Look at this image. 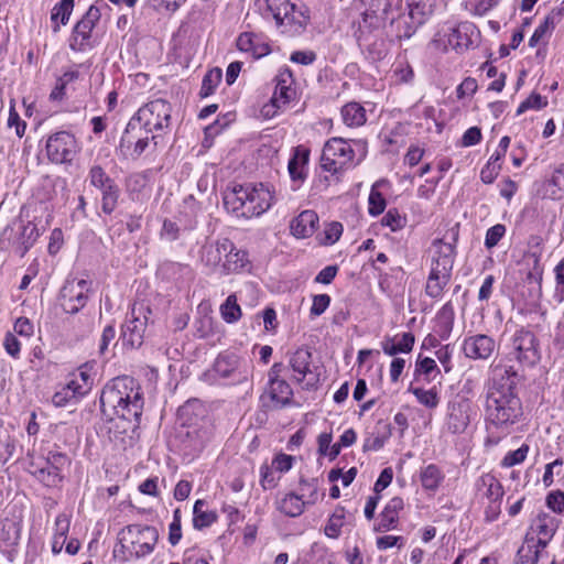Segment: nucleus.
<instances>
[{
	"label": "nucleus",
	"mask_w": 564,
	"mask_h": 564,
	"mask_svg": "<svg viewBox=\"0 0 564 564\" xmlns=\"http://www.w3.org/2000/svg\"><path fill=\"white\" fill-rule=\"evenodd\" d=\"M518 381V371L512 366L500 362L492 366L485 415L487 423L501 432H508L523 414L521 400L516 392Z\"/></svg>",
	"instance_id": "nucleus-1"
},
{
	"label": "nucleus",
	"mask_w": 564,
	"mask_h": 564,
	"mask_svg": "<svg viewBox=\"0 0 564 564\" xmlns=\"http://www.w3.org/2000/svg\"><path fill=\"white\" fill-rule=\"evenodd\" d=\"M100 409L107 421L120 420L128 429L134 430L143 410V393L139 384L129 376L109 381L100 394Z\"/></svg>",
	"instance_id": "nucleus-2"
},
{
	"label": "nucleus",
	"mask_w": 564,
	"mask_h": 564,
	"mask_svg": "<svg viewBox=\"0 0 564 564\" xmlns=\"http://www.w3.org/2000/svg\"><path fill=\"white\" fill-rule=\"evenodd\" d=\"M269 186L259 184H236L224 192V206L236 217L250 219L265 213L273 204Z\"/></svg>",
	"instance_id": "nucleus-3"
},
{
	"label": "nucleus",
	"mask_w": 564,
	"mask_h": 564,
	"mask_svg": "<svg viewBox=\"0 0 564 564\" xmlns=\"http://www.w3.org/2000/svg\"><path fill=\"white\" fill-rule=\"evenodd\" d=\"M172 106L169 101L158 98L142 106L129 120L120 139L118 150L126 154L124 149L132 145L131 133L139 129L144 133H153L169 129L171 124Z\"/></svg>",
	"instance_id": "nucleus-4"
},
{
	"label": "nucleus",
	"mask_w": 564,
	"mask_h": 564,
	"mask_svg": "<svg viewBox=\"0 0 564 564\" xmlns=\"http://www.w3.org/2000/svg\"><path fill=\"white\" fill-rule=\"evenodd\" d=\"M159 531L145 524H130L118 533L115 557L123 562L138 560L151 554L158 543Z\"/></svg>",
	"instance_id": "nucleus-5"
},
{
	"label": "nucleus",
	"mask_w": 564,
	"mask_h": 564,
	"mask_svg": "<svg viewBox=\"0 0 564 564\" xmlns=\"http://www.w3.org/2000/svg\"><path fill=\"white\" fill-rule=\"evenodd\" d=\"M366 155L367 142L365 140L347 141L343 138H332L323 148L321 166L324 171L336 174L352 165L356 156V164H358Z\"/></svg>",
	"instance_id": "nucleus-6"
},
{
	"label": "nucleus",
	"mask_w": 564,
	"mask_h": 564,
	"mask_svg": "<svg viewBox=\"0 0 564 564\" xmlns=\"http://www.w3.org/2000/svg\"><path fill=\"white\" fill-rule=\"evenodd\" d=\"M39 236L36 225L33 223L14 221L3 229L0 246L3 249H11L20 257H24Z\"/></svg>",
	"instance_id": "nucleus-7"
},
{
	"label": "nucleus",
	"mask_w": 564,
	"mask_h": 564,
	"mask_svg": "<svg viewBox=\"0 0 564 564\" xmlns=\"http://www.w3.org/2000/svg\"><path fill=\"white\" fill-rule=\"evenodd\" d=\"M510 354L522 365L532 367L541 359L540 341L528 328L517 329L510 339Z\"/></svg>",
	"instance_id": "nucleus-8"
},
{
	"label": "nucleus",
	"mask_w": 564,
	"mask_h": 564,
	"mask_svg": "<svg viewBox=\"0 0 564 564\" xmlns=\"http://www.w3.org/2000/svg\"><path fill=\"white\" fill-rule=\"evenodd\" d=\"M264 18H273L276 26L304 28L308 17L290 0H264Z\"/></svg>",
	"instance_id": "nucleus-9"
},
{
	"label": "nucleus",
	"mask_w": 564,
	"mask_h": 564,
	"mask_svg": "<svg viewBox=\"0 0 564 564\" xmlns=\"http://www.w3.org/2000/svg\"><path fill=\"white\" fill-rule=\"evenodd\" d=\"M77 141L70 132L58 131L48 137L46 141V154L55 164L70 163L77 154Z\"/></svg>",
	"instance_id": "nucleus-10"
},
{
	"label": "nucleus",
	"mask_w": 564,
	"mask_h": 564,
	"mask_svg": "<svg viewBox=\"0 0 564 564\" xmlns=\"http://www.w3.org/2000/svg\"><path fill=\"white\" fill-rule=\"evenodd\" d=\"M148 318L143 315V307H132L121 326L120 340L129 349L139 348L143 344Z\"/></svg>",
	"instance_id": "nucleus-11"
},
{
	"label": "nucleus",
	"mask_w": 564,
	"mask_h": 564,
	"mask_svg": "<svg viewBox=\"0 0 564 564\" xmlns=\"http://www.w3.org/2000/svg\"><path fill=\"white\" fill-rule=\"evenodd\" d=\"M90 283L86 280L67 281L61 290V305L65 313L76 314L87 304Z\"/></svg>",
	"instance_id": "nucleus-12"
},
{
	"label": "nucleus",
	"mask_w": 564,
	"mask_h": 564,
	"mask_svg": "<svg viewBox=\"0 0 564 564\" xmlns=\"http://www.w3.org/2000/svg\"><path fill=\"white\" fill-rule=\"evenodd\" d=\"M289 365L293 370V378L297 382H305L306 389H313L319 381L317 368L312 367V352L307 348L296 349L290 357Z\"/></svg>",
	"instance_id": "nucleus-13"
},
{
	"label": "nucleus",
	"mask_w": 564,
	"mask_h": 564,
	"mask_svg": "<svg viewBox=\"0 0 564 564\" xmlns=\"http://www.w3.org/2000/svg\"><path fill=\"white\" fill-rule=\"evenodd\" d=\"M458 237L459 224H456L446 231L443 238L434 241L436 256L433 257L432 265L440 267L441 269L453 270Z\"/></svg>",
	"instance_id": "nucleus-14"
},
{
	"label": "nucleus",
	"mask_w": 564,
	"mask_h": 564,
	"mask_svg": "<svg viewBox=\"0 0 564 564\" xmlns=\"http://www.w3.org/2000/svg\"><path fill=\"white\" fill-rule=\"evenodd\" d=\"M214 372L231 383H241L248 379L247 365L235 354H220L214 362Z\"/></svg>",
	"instance_id": "nucleus-15"
},
{
	"label": "nucleus",
	"mask_w": 564,
	"mask_h": 564,
	"mask_svg": "<svg viewBox=\"0 0 564 564\" xmlns=\"http://www.w3.org/2000/svg\"><path fill=\"white\" fill-rule=\"evenodd\" d=\"M100 17V10L95 6H90L83 18L75 24L69 43L73 51L82 52L90 46L91 32Z\"/></svg>",
	"instance_id": "nucleus-16"
},
{
	"label": "nucleus",
	"mask_w": 564,
	"mask_h": 564,
	"mask_svg": "<svg viewBox=\"0 0 564 564\" xmlns=\"http://www.w3.org/2000/svg\"><path fill=\"white\" fill-rule=\"evenodd\" d=\"M471 402L463 397H456L447 404L446 429L453 434L465 432L470 423Z\"/></svg>",
	"instance_id": "nucleus-17"
},
{
	"label": "nucleus",
	"mask_w": 564,
	"mask_h": 564,
	"mask_svg": "<svg viewBox=\"0 0 564 564\" xmlns=\"http://www.w3.org/2000/svg\"><path fill=\"white\" fill-rule=\"evenodd\" d=\"M496 349V341L485 334L468 336L464 339L463 351L467 358L488 359Z\"/></svg>",
	"instance_id": "nucleus-18"
},
{
	"label": "nucleus",
	"mask_w": 564,
	"mask_h": 564,
	"mask_svg": "<svg viewBox=\"0 0 564 564\" xmlns=\"http://www.w3.org/2000/svg\"><path fill=\"white\" fill-rule=\"evenodd\" d=\"M232 249V241L228 238L217 239L215 242L202 247L200 260L204 265L216 269L220 267L221 259Z\"/></svg>",
	"instance_id": "nucleus-19"
},
{
	"label": "nucleus",
	"mask_w": 564,
	"mask_h": 564,
	"mask_svg": "<svg viewBox=\"0 0 564 564\" xmlns=\"http://www.w3.org/2000/svg\"><path fill=\"white\" fill-rule=\"evenodd\" d=\"M357 40L366 57L371 62L381 61L387 56L388 46L381 36L362 30V33L357 35Z\"/></svg>",
	"instance_id": "nucleus-20"
},
{
	"label": "nucleus",
	"mask_w": 564,
	"mask_h": 564,
	"mask_svg": "<svg viewBox=\"0 0 564 564\" xmlns=\"http://www.w3.org/2000/svg\"><path fill=\"white\" fill-rule=\"evenodd\" d=\"M403 508L404 501L401 497L391 498L381 511L375 531L387 532L395 529L399 522V513Z\"/></svg>",
	"instance_id": "nucleus-21"
},
{
	"label": "nucleus",
	"mask_w": 564,
	"mask_h": 564,
	"mask_svg": "<svg viewBox=\"0 0 564 564\" xmlns=\"http://www.w3.org/2000/svg\"><path fill=\"white\" fill-rule=\"evenodd\" d=\"M310 151L304 147H296L293 154L289 160L288 171L291 181L296 184L293 189H296L306 178V165L308 163Z\"/></svg>",
	"instance_id": "nucleus-22"
},
{
	"label": "nucleus",
	"mask_w": 564,
	"mask_h": 564,
	"mask_svg": "<svg viewBox=\"0 0 564 564\" xmlns=\"http://www.w3.org/2000/svg\"><path fill=\"white\" fill-rule=\"evenodd\" d=\"M236 45L240 52L249 53L253 58L263 57L271 52L270 45L251 32L241 33L236 41Z\"/></svg>",
	"instance_id": "nucleus-23"
},
{
	"label": "nucleus",
	"mask_w": 564,
	"mask_h": 564,
	"mask_svg": "<svg viewBox=\"0 0 564 564\" xmlns=\"http://www.w3.org/2000/svg\"><path fill=\"white\" fill-rule=\"evenodd\" d=\"M475 32V26L471 23H460L457 26L448 28L444 34L447 37V44L453 50L462 51L471 45V35Z\"/></svg>",
	"instance_id": "nucleus-24"
},
{
	"label": "nucleus",
	"mask_w": 564,
	"mask_h": 564,
	"mask_svg": "<svg viewBox=\"0 0 564 564\" xmlns=\"http://www.w3.org/2000/svg\"><path fill=\"white\" fill-rule=\"evenodd\" d=\"M451 276L452 270L431 265V271L425 285L426 295L431 299H441L445 286L451 280Z\"/></svg>",
	"instance_id": "nucleus-25"
},
{
	"label": "nucleus",
	"mask_w": 564,
	"mask_h": 564,
	"mask_svg": "<svg viewBox=\"0 0 564 564\" xmlns=\"http://www.w3.org/2000/svg\"><path fill=\"white\" fill-rule=\"evenodd\" d=\"M318 224V216L314 210H303L295 217L290 225L293 236L296 238H307L315 232Z\"/></svg>",
	"instance_id": "nucleus-26"
},
{
	"label": "nucleus",
	"mask_w": 564,
	"mask_h": 564,
	"mask_svg": "<svg viewBox=\"0 0 564 564\" xmlns=\"http://www.w3.org/2000/svg\"><path fill=\"white\" fill-rule=\"evenodd\" d=\"M415 337L412 333H403L401 336L386 337L381 341V348L388 356H397L398 354H408L413 349Z\"/></svg>",
	"instance_id": "nucleus-27"
},
{
	"label": "nucleus",
	"mask_w": 564,
	"mask_h": 564,
	"mask_svg": "<svg viewBox=\"0 0 564 564\" xmlns=\"http://www.w3.org/2000/svg\"><path fill=\"white\" fill-rule=\"evenodd\" d=\"M224 258L225 260L220 265L224 274L238 273L250 264L248 252L236 249L234 243L230 252H227Z\"/></svg>",
	"instance_id": "nucleus-28"
},
{
	"label": "nucleus",
	"mask_w": 564,
	"mask_h": 564,
	"mask_svg": "<svg viewBox=\"0 0 564 564\" xmlns=\"http://www.w3.org/2000/svg\"><path fill=\"white\" fill-rule=\"evenodd\" d=\"M478 491L490 501H501L505 490L500 481L491 474L480 476L476 481Z\"/></svg>",
	"instance_id": "nucleus-29"
},
{
	"label": "nucleus",
	"mask_w": 564,
	"mask_h": 564,
	"mask_svg": "<svg viewBox=\"0 0 564 564\" xmlns=\"http://www.w3.org/2000/svg\"><path fill=\"white\" fill-rule=\"evenodd\" d=\"M269 384V394L276 408H283L291 403L293 390L285 380H272Z\"/></svg>",
	"instance_id": "nucleus-30"
},
{
	"label": "nucleus",
	"mask_w": 564,
	"mask_h": 564,
	"mask_svg": "<svg viewBox=\"0 0 564 564\" xmlns=\"http://www.w3.org/2000/svg\"><path fill=\"white\" fill-rule=\"evenodd\" d=\"M306 503L303 496L290 492L278 501V509L285 516L295 518L304 512Z\"/></svg>",
	"instance_id": "nucleus-31"
},
{
	"label": "nucleus",
	"mask_w": 564,
	"mask_h": 564,
	"mask_svg": "<svg viewBox=\"0 0 564 564\" xmlns=\"http://www.w3.org/2000/svg\"><path fill=\"white\" fill-rule=\"evenodd\" d=\"M435 0H413L409 3V17L416 25H422L434 12Z\"/></svg>",
	"instance_id": "nucleus-32"
},
{
	"label": "nucleus",
	"mask_w": 564,
	"mask_h": 564,
	"mask_svg": "<svg viewBox=\"0 0 564 564\" xmlns=\"http://www.w3.org/2000/svg\"><path fill=\"white\" fill-rule=\"evenodd\" d=\"M70 520L65 513H59L55 519L54 535L52 541V552L58 554L62 552L67 533L69 531Z\"/></svg>",
	"instance_id": "nucleus-33"
},
{
	"label": "nucleus",
	"mask_w": 564,
	"mask_h": 564,
	"mask_svg": "<svg viewBox=\"0 0 564 564\" xmlns=\"http://www.w3.org/2000/svg\"><path fill=\"white\" fill-rule=\"evenodd\" d=\"M343 121L348 127H360L367 121L366 109L356 101H351L341 108Z\"/></svg>",
	"instance_id": "nucleus-34"
},
{
	"label": "nucleus",
	"mask_w": 564,
	"mask_h": 564,
	"mask_svg": "<svg viewBox=\"0 0 564 564\" xmlns=\"http://www.w3.org/2000/svg\"><path fill=\"white\" fill-rule=\"evenodd\" d=\"M206 501L198 499L193 508V527L196 530H203L210 527L218 519L216 511L204 510Z\"/></svg>",
	"instance_id": "nucleus-35"
},
{
	"label": "nucleus",
	"mask_w": 564,
	"mask_h": 564,
	"mask_svg": "<svg viewBox=\"0 0 564 564\" xmlns=\"http://www.w3.org/2000/svg\"><path fill=\"white\" fill-rule=\"evenodd\" d=\"M421 484L424 489L435 491L444 479V474L435 464H430L421 470Z\"/></svg>",
	"instance_id": "nucleus-36"
},
{
	"label": "nucleus",
	"mask_w": 564,
	"mask_h": 564,
	"mask_svg": "<svg viewBox=\"0 0 564 564\" xmlns=\"http://www.w3.org/2000/svg\"><path fill=\"white\" fill-rule=\"evenodd\" d=\"M131 138H132L133 149H132L131 152H129L131 147L129 149L126 148L124 149V151H126L124 155H130L133 159L139 158L147 150V148L150 144V141L153 142L154 147L158 143L156 142V138H158L156 134H153L150 138L149 134L144 133V131H140L139 129H137L135 131H133L131 133Z\"/></svg>",
	"instance_id": "nucleus-37"
},
{
	"label": "nucleus",
	"mask_w": 564,
	"mask_h": 564,
	"mask_svg": "<svg viewBox=\"0 0 564 564\" xmlns=\"http://www.w3.org/2000/svg\"><path fill=\"white\" fill-rule=\"evenodd\" d=\"M74 9V0H61L54 6L51 13V20L54 23L53 31L56 33L59 31V24H67L69 17Z\"/></svg>",
	"instance_id": "nucleus-38"
},
{
	"label": "nucleus",
	"mask_w": 564,
	"mask_h": 564,
	"mask_svg": "<svg viewBox=\"0 0 564 564\" xmlns=\"http://www.w3.org/2000/svg\"><path fill=\"white\" fill-rule=\"evenodd\" d=\"M345 508L336 507L324 528L325 535L330 539H338L341 534V528L345 525Z\"/></svg>",
	"instance_id": "nucleus-39"
},
{
	"label": "nucleus",
	"mask_w": 564,
	"mask_h": 564,
	"mask_svg": "<svg viewBox=\"0 0 564 564\" xmlns=\"http://www.w3.org/2000/svg\"><path fill=\"white\" fill-rule=\"evenodd\" d=\"M538 536H544V539H552L556 528V519L546 513H540L531 525Z\"/></svg>",
	"instance_id": "nucleus-40"
},
{
	"label": "nucleus",
	"mask_w": 564,
	"mask_h": 564,
	"mask_svg": "<svg viewBox=\"0 0 564 564\" xmlns=\"http://www.w3.org/2000/svg\"><path fill=\"white\" fill-rule=\"evenodd\" d=\"M34 477L46 487H58L64 479L61 471L54 470L51 465L45 463V466L39 467L31 471Z\"/></svg>",
	"instance_id": "nucleus-41"
},
{
	"label": "nucleus",
	"mask_w": 564,
	"mask_h": 564,
	"mask_svg": "<svg viewBox=\"0 0 564 564\" xmlns=\"http://www.w3.org/2000/svg\"><path fill=\"white\" fill-rule=\"evenodd\" d=\"M87 181L89 184L97 188L98 191L106 189L108 186H110L112 183H115V180H112L105 169L98 164L93 165L87 175Z\"/></svg>",
	"instance_id": "nucleus-42"
},
{
	"label": "nucleus",
	"mask_w": 564,
	"mask_h": 564,
	"mask_svg": "<svg viewBox=\"0 0 564 564\" xmlns=\"http://www.w3.org/2000/svg\"><path fill=\"white\" fill-rule=\"evenodd\" d=\"M79 77V72L77 70H67L62 76H59L56 80L55 87L52 89L50 94V99L52 101H62L66 96V86L76 80Z\"/></svg>",
	"instance_id": "nucleus-43"
},
{
	"label": "nucleus",
	"mask_w": 564,
	"mask_h": 564,
	"mask_svg": "<svg viewBox=\"0 0 564 564\" xmlns=\"http://www.w3.org/2000/svg\"><path fill=\"white\" fill-rule=\"evenodd\" d=\"M539 561V549L534 545V539H527L519 547L516 564H536Z\"/></svg>",
	"instance_id": "nucleus-44"
},
{
	"label": "nucleus",
	"mask_w": 564,
	"mask_h": 564,
	"mask_svg": "<svg viewBox=\"0 0 564 564\" xmlns=\"http://www.w3.org/2000/svg\"><path fill=\"white\" fill-rule=\"evenodd\" d=\"M220 314L226 323L232 324L240 319L241 308L237 303L236 294H230L220 305Z\"/></svg>",
	"instance_id": "nucleus-45"
},
{
	"label": "nucleus",
	"mask_w": 564,
	"mask_h": 564,
	"mask_svg": "<svg viewBox=\"0 0 564 564\" xmlns=\"http://www.w3.org/2000/svg\"><path fill=\"white\" fill-rule=\"evenodd\" d=\"M223 77V72L220 68L216 67L208 70L202 82V87L199 95L203 98H206L214 94L216 87L219 85Z\"/></svg>",
	"instance_id": "nucleus-46"
},
{
	"label": "nucleus",
	"mask_w": 564,
	"mask_h": 564,
	"mask_svg": "<svg viewBox=\"0 0 564 564\" xmlns=\"http://www.w3.org/2000/svg\"><path fill=\"white\" fill-rule=\"evenodd\" d=\"M100 193H101V210L105 214L110 215L117 207L120 189L115 182L110 186H108L106 189H102Z\"/></svg>",
	"instance_id": "nucleus-47"
},
{
	"label": "nucleus",
	"mask_w": 564,
	"mask_h": 564,
	"mask_svg": "<svg viewBox=\"0 0 564 564\" xmlns=\"http://www.w3.org/2000/svg\"><path fill=\"white\" fill-rule=\"evenodd\" d=\"M294 90L286 83L282 76L278 79V84L275 86L272 102L275 107L280 108L282 105H286L293 97Z\"/></svg>",
	"instance_id": "nucleus-48"
},
{
	"label": "nucleus",
	"mask_w": 564,
	"mask_h": 564,
	"mask_svg": "<svg viewBox=\"0 0 564 564\" xmlns=\"http://www.w3.org/2000/svg\"><path fill=\"white\" fill-rule=\"evenodd\" d=\"M387 21L388 19L365 11L362 14V20L359 22L358 34H361L362 30L372 34L373 31H379L382 29Z\"/></svg>",
	"instance_id": "nucleus-49"
},
{
	"label": "nucleus",
	"mask_w": 564,
	"mask_h": 564,
	"mask_svg": "<svg viewBox=\"0 0 564 564\" xmlns=\"http://www.w3.org/2000/svg\"><path fill=\"white\" fill-rule=\"evenodd\" d=\"M300 490L302 491L303 498L306 497L307 505H313L318 499V480L317 478L306 479L304 477L300 478Z\"/></svg>",
	"instance_id": "nucleus-50"
},
{
	"label": "nucleus",
	"mask_w": 564,
	"mask_h": 564,
	"mask_svg": "<svg viewBox=\"0 0 564 564\" xmlns=\"http://www.w3.org/2000/svg\"><path fill=\"white\" fill-rule=\"evenodd\" d=\"M410 391L415 395L417 401L426 408L434 409L440 403L437 392L433 389L424 390L422 388H410Z\"/></svg>",
	"instance_id": "nucleus-51"
},
{
	"label": "nucleus",
	"mask_w": 564,
	"mask_h": 564,
	"mask_svg": "<svg viewBox=\"0 0 564 564\" xmlns=\"http://www.w3.org/2000/svg\"><path fill=\"white\" fill-rule=\"evenodd\" d=\"M549 185L554 187L551 191L553 198H561L564 195V164H560L553 172Z\"/></svg>",
	"instance_id": "nucleus-52"
},
{
	"label": "nucleus",
	"mask_w": 564,
	"mask_h": 564,
	"mask_svg": "<svg viewBox=\"0 0 564 564\" xmlns=\"http://www.w3.org/2000/svg\"><path fill=\"white\" fill-rule=\"evenodd\" d=\"M529 453V445L522 444L518 449L508 452L501 462V466L509 468L521 464Z\"/></svg>",
	"instance_id": "nucleus-53"
},
{
	"label": "nucleus",
	"mask_w": 564,
	"mask_h": 564,
	"mask_svg": "<svg viewBox=\"0 0 564 564\" xmlns=\"http://www.w3.org/2000/svg\"><path fill=\"white\" fill-rule=\"evenodd\" d=\"M375 184L369 195V208L368 212L371 216H379L386 208V199L380 192L376 189Z\"/></svg>",
	"instance_id": "nucleus-54"
},
{
	"label": "nucleus",
	"mask_w": 564,
	"mask_h": 564,
	"mask_svg": "<svg viewBox=\"0 0 564 564\" xmlns=\"http://www.w3.org/2000/svg\"><path fill=\"white\" fill-rule=\"evenodd\" d=\"M46 464L63 474L64 469L70 465V459L65 453L51 451L46 457Z\"/></svg>",
	"instance_id": "nucleus-55"
},
{
	"label": "nucleus",
	"mask_w": 564,
	"mask_h": 564,
	"mask_svg": "<svg viewBox=\"0 0 564 564\" xmlns=\"http://www.w3.org/2000/svg\"><path fill=\"white\" fill-rule=\"evenodd\" d=\"M455 312L451 302L445 303L437 313L438 321L443 324L444 330L448 335L453 328Z\"/></svg>",
	"instance_id": "nucleus-56"
},
{
	"label": "nucleus",
	"mask_w": 564,
	"mask_h": 564,
	"mask_svg": "<svg viewBox=\"0 0 564 564\" xmlns=\"http://www.w3.org/2000/svg\"><path fill=\"white\" fill-rule=\"evenodd\" d=\"M194 225L181 228L175 221L165 219L162 226L161 235L170 241L178 239L181 230H189Z\"/></svg>",
	"instance_id": "nucleus-57"
},
{
	"label": "nucleus",
	"mask_w": 564,
	"mask_h": 564,
	"mask_svg": "<svg viewBox=\"0 0 564 564\" xmlns=\"http://www.w3.org/2000/svg\"><path fill=\"white\" fill-rule=\"evenodd\" d=\"M382 226L390 227L392 231H397L405 225V218L402 217L397 209H390L381 219Z\"/></svg>",
	"instance_id": "nucleus-58"
},
{
	"label": "nucleus",
	"mask_w": 564,
	"mask_h": 564,
	"mask_svg": "<svg viewBox=\"0 0 564 564\" xmlns=\"http://www.w3.org/2000/svg\"><path fill=\"white\" fill-rule=\"evenodd\" d=\"M505 234H506L505 225L497 224V225L490 227L486 232L485 246L488 249L494 248L495 246L498 245V242L505 236Z\"/></svg>",
	"instance_id": "nucleus-59"
},
{
	"label": "nucleus",
	"mask_w": 564,
	"mask_h": 564,
	"mask_svg": "<svg viewBox=\"0 0 564 564\" xmlns=\"http://www.w3.org/2000/svg\"><path fill=\"white\" fill-rule=\"evenodd\" d=\"M391 9L390 0H370L366 11L389 20Z\"/></svg>",
	"instance_id": "nucleus-60"
},
{
	"label": "nucleus",
	"mask_w": 564,
	"mask_h": 564,
	"mask_svg": "<svg viewBox=\"0 0 564 564\" xmlns=\"http://www.w3.org/2000/svg\"><path fill=\"white\" fill-rule=\"evenodd\" d=\"M405 544V539L403 536L397 535H382L377 538L376 545L380 551L388 550L390 547L397 546L401 549Z\"/></svg>",
	"instance_id": "nucleus-61"
},
{
	"label": "nucleus",
	"mask_w": 564,
	"mask_h": 564,
	"mask_svg": "<svg viewBox=\"0 0 564 564\" xmlns=\"http://www.w3.org/2000/svg\"><path fill=\"white\" fill-rule=\"evenodd\" d=\"M545 105H546V101L543 100L541 95L532 94L524 101H522L520 104V106L517 109V115L519 116L528 109H541Z\"/></svg>",
	"instance_id": "nucleus-62"
},
{
	"label": "nucleus",
	"mask_w": 564,
	"mask_h": 564,
	"mask_svg": "<svg viewBox=\"0 0 564 564\" xmlns=\"http://www.w3.org/2000/svg\"><path fill=\"white\" fill-rule=\"evenodd\" d=\"M293 462V456L280 453L273 458L271 467L280 473H286L292 468Z\"/></svg>",
	"instance_id": "nucleus-63"
},
{
	"label": "nucleus",
	"mask_w": 564,
	"mask_h": 564,
	"mask_svg": "<svg viewBox=\"0 0 564 564\" xmlns=\"http://www.w3.org/2000/svg\"><path fill=\"white\" fill-rule=\"evenodd\" d=\"M546 505L556 513H561L564 510V492L557 490L552 491L546 497Z\"/></svg>",
	"instance_id": "nucleus-64"
}]
</instances>
